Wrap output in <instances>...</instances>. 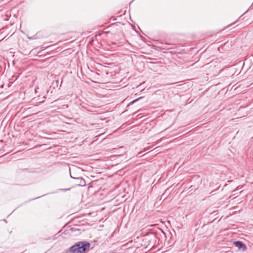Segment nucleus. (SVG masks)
Masks as SVG:
<instances>
[{
	"label": "nucleus",
	"instance_id": "16",
	"mask_svg": "<svg viewBox=\"0 0 253 253\" xmlns=\"http://www.w3.org/2000/svg\"><path fill=\"white\" fill-rule=\"evenodd\" d=\"M87 68L88 70H89V67L88 66L87 67Z\"/></svg>",
	"mask_w": 253,
	"mask_h": 253
},
{
	"label": "nucleus",
	"instance_id": "5",
	"mask_svg": "<svg viewBox=\"0 0 253 253\" xmlns=\"http://www.w3.org/2000/svg\"><path fill=\"white\" fill-rule=\"evenodd\" d=\"M90 182L88 177L86 176L85 178L80 176V187L85 186L86 184H90Z\"/></svg>",
	"mask_w": 253,
	"mask_h": 253
},
{
	"label": "nucleus",
	"instance_id": "3",
	"mask_svg": "<svg viewBox=\"0 0 253 253\" xmlns=\"http://www.w3.org/2000/svg\"><path fill=\"white\" fill-rule=\"evenodd\" d=\"M234 245L235 247H238L239 249L242 250L243 251H245L247 249V246L243 242L240 241H237L234 242Z\"/></svg>",
	"mask_w": 253,
	"mask_h": 253
},
{
	"label": "nucleus",
	"instance_id": "9",
	"mask_svg": "<svg viewBox=\"0 0 253 253\" xmlns=\"http://www.w3.org/2000/svg\"><path fill=\"white\" fill-rule=\"evenodd\" d=\"M70 176H71V177L72 178H73V179H79V177H73V176L72 175V173H71V169H70Z\"/></svg>",
	"mask_w": 253,
	"mask_h": 253
},
{
	"label": "nucleus",
	"instance_id": "7",
	"mask_svg": "<svg viewBox=\"0 0 253 253\" xmlns=\"http://www.w3.org/2000/svg\"><path fill=\"white\" fill-rule=\"evenodd\" d=\"M90 213V211H83V210L80 209V217L82 216H84L87 214H89Z\"/></svg>",
	"mask_w": 253,
	"mask_h": 253
},
{
	"label": "nucleus",
	"instance_id": "2",
	"mask_svg": "<svg viewBox=\"0 0 253 253\" xmlns=\"http://www.w3.org/2000/svg\"><path fill=\"white\" fill-rule=\"evenodd\" d=\"M90 243L86 241H80V253H86L89 250Z\"/></svg>",
	"mask_w": 253,
	"mask_h": 253
},
{
	"label": "nucleus",
	"instance_id": "15",
	"mask_svg": "<svg viewBox=\"0 0 253 253\" xmlns=\"http://www.w3.org/2000/svg\"><path fill=\"white\" fill-rule=\"evenodd\" d=\"M80 169H81L82 171H84V170L82 168L80 167Z\"/></svg>",
	"mask_w": 253,
	"mask_h": 253
},
{
	"label": "nucleus",
	"instance_id": "10",
	"mask_svg": "<svg viewBox=\"0 0 253 253\" xmlns=\"http://www.w3.org/2000/svg\"><path fill=\"white\" fill-rule=\"evenodd\" d=\"M103 34L102 32H99L95 36V39H97L98 37H100Z\"/></svg>",
	"mask_w": 253,
	"mask_h": 253
},
{
	"label": "nucleus",
	"instance_id": "14",
	"mask_svg": "<svg viewBox=\"0 0 253 253\" xmlns=\"http://www.w3.org/2000/svg\"><path fill=\"white\" fill-rule=\"evenodd\" d=\"M109 33V31H103V32H102L103 34H108Z\"/></svg>",
	"mask_w": 253,
	"mask_h": 253
},
{
	"label": "nucleus",
	"instance_id": "1",
	"mask_svg": "<svg viewBox=\"0 0 253 253\" xmlns=\"http://www.w3.org/2000/svg\"><path fill=\"white\" fill-rule=\"evenodd\" d=\"M81 126L80 125V129L81 128L84 131H85V132H87L88 133L89 132V130L92 128V126L94 125L93 124H91L89 122H84V121H82V123L81 124ZM88 134H86V135H87Z\"/></svg>",
	"mask_w": 253,
	"mask_h": 253
},
{
	"label": "nucleus",
	"instance_id": "6",
	"mask_svg": "<svg viewBox=\"0 0 253 253\" xmlns=\"http://www.w3.org/2000/svg\"><path fill=\"white\" fill-rule=\"evenodd\" d=\"M92 139L89 137L85 138L83 141L82 144H80V146L84 145L85 146H89L92 143Z\"/></svg>",
	"mask_w": 253,
	"mask_h": 253
},
{
	"label": "nucleus",
	"instance_id": "13",
	"mask_svg": "<svg viewBox=\"0 0 253 253\" xmlns=\"http://www.w3.org/2000/svg\"><path fill=\"white\" fill-rule=\"evenodd\" d=\"M80 72L81 73V74H82L83 76H84V73L82 71V67H80Z\"/></svg>",
	"mask_w": 253,
	"mask_h": 253
},
{
	"label": "nucleus",
	"instance_id": "8",
	"mask_svg": "<svg viewBox=\"0 0 253 253\" xmlns=\"http://www.w3.org/2000/svg\"><path fill=\"white\" fill-rule=\"evenodd\" d=\"M142 98V97H139L138 98H136L133 100H132V101H131L129 103V105H131V104H133L134 103L136 102V101H137L138 100H139V99H141Z\"/></svg>",
	"mask_w": 253,
	"mask_h": 253
},
{
	"label": "nucleus",
	"instance_id": "12",
	"mask_svg": "<svg viewBox=\"0 0 253 253\" xmlns=\"http://www.w3.org/2000/svg\"><path fill=\"white\" fill-rule=\"evenodd\" d=\"M149 235H152L153 236L154 238H156V236L155 234H154L153 233H150L148 234Z\"/></svg>",
	"mask_w": 253,
	"mask_h": 253
},
{
	"label": "nucleus",
	"instance_id": "11",
	"mask_svg": "<svg viewBox=\"0 0 253 253\" xmlns=\"http://www.w3.org/2000/svg\"><path fill=\"white\" fill-rule=\"evenodd\" d=\"M70 230L72 231H76V230L77 231H78L79 229H77L76 228H74V227H72L71 228Z\"/></svg>",
	"mask_w": 253,
	"mask_h": 253
},
{
	"label": "nucleus",
	"instance_id": "4",
	"mask_svg": "<svg viewBox=\"0 0 253 253\" xmlns=\"http://www.w3.org/2000/svg\"><path fill=\"white\" fill-rule=\"evenodd\" d=\"M69 251L71 253H79V242L71 246Z\"/></svg>",
	"mask_w": 253,
	"mask_h": 253
}]
</instances>
